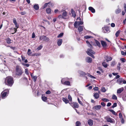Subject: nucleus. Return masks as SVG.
Listing matches in <instances>:
<instances>
[{
  "label": "nucleus",
  "mask_w": 126,
  "mask_h": 126,
  "mask_svg": "<svg viewBox=\"0 0 126 126\" xmlns=\"http://www.w3.org/2000/svg\"><path fill=\"white\" fill-rule=\"evenodd\" d=\"M24 72L22 68L19 65L16 66L15 74L16 76H20L22 75Z\"/></svg>",
  "instance_id": "f257e3e1"
},
{
  "label": "nucleus",
  "mask_w": 126,
  "mask_h": 126,
  "mask_svg": "<svg viewBox=\"0 0 126 126\" xmlns=\"http://www.w3.org/2000/svg\"><path fill=\"white\" fill-rule=\"evenodd\" d=\"M5 82L6 84L11 86L14 82L13 78L10 77H7L5 79Z\"/></svg>",
  "instance_id": "f03ea898"
},
{
  "label": "nucleus",
  "mask_w": 126,
  "mask_h": 126,
  "mask_svg": "<svg viewBox=\"0 0 126 126\" xmlns=\"http://www.w3.org/2000/svg\"><path fill=\"white\" fill-rule=\"evenodd\" d=\"M9 93V90L6 89L3 91L1 93L0 96L2 99H4L6 96V95Z\"/></svg>",
  "instance_id": "7ed1b4c3"
},
{
  "label": "nucleus",
  "mask_w": 126,
  "mask_h": 126,
  "mask_svg": "<svg viewBox=\"0 0 126 126\" xmlns=\"http://www.w3.org/2000/svg\"><path fill=\"white\" fill-rule=\"evenodd\" d=\"M39 39L41 41L42 40L46 42L49 40V39L48 37L44 35L40 36L39 37Z\"/></svg>",
  "instance_id": "20e7f679"
},
{
  "label": "nucleus",
  "mask_w": 126,
  "mask_h": 126,
  "mask_svg": "<svg viewBox=\"0 0 126 126\" xmlns=\"http://www.w3.org/2000/svg\"><path fill=\"white\" fill-rule=\"evenodd\" d=\"M83 23V21H76L75 22L74 26L75 27L77 28L78 26H79V25H82Z\"/></svg>",
  "instance_id": "39448f33"
},
{
  "label": "nucleus",
  "mask_w": 126,
  "mask_h": 126,
  "mask_svg": "<svg viewBox=\"0 0 126 126\" xmlns=\"http://www.w3.org/2000/svg\"><path fill=\"white\" fill-rule=\"evenodd\" d=\"M67 13L66 11H64L63 13L62 16L64 19H68L69 18V17L67 16Z\"/></svg>",
  "instance_id": "423d86ee"
},
{
  "label": "nucleus",
  "mask_w": 126,
  "mask_h": 126,
  "mask_svg": "<svg viewBox=\"0 0 126 126\" xmlns=\"http://www.w3.org/2000/svg\"><path fill=\"white\" fill-rule=\"evenodd\" d=\"M70 105L73 108H78L79 107L78 104L76 102L71 103Z\"/></svg>",
  "instance_id": "0eeeda50"
},
{
  "label": "nucleus",
  "mask_w": 126,
  "mask_h": 126,
  "mask_svg": "<svg viewBox=\"0 0 126 126\" xmlns=\"http://www.w3.org/2000/svg\"><path fill=\"white\" fill-rule=\"evenodd\" d=\"M86 53L88 54V53H89L94 54L95 52L91 48H89L86 51Z\"/></svg>",
  "instance_id": "6e6552de"
},
{
  "label": "nucleus",
  "mask_w": 126,
  "mask_h": 126,
  "mask_svg": "<svg viewBox=\"0 0 126 126\" xmlns=\"http://www.w3.org/2000/svg\"><path fill=\"white\" fill-rule=\"evenodd\" d=\"M106 119L107 121L108 122L113 123L114 121V120L113 119L110 117H107Z\"/></svg>",
  "instance_id": "1a4fd4ad"
},
{
  "label": "nucleus",
  "mask_w": 126,
  "mask_h": 126,
  "mask_svg": "<svg viewBox=\"0 0 126 126\" xmlns=\"http://www.w3.org/2000/svg\"><path fill=\"white\" fill-rule=\"evenodd\" d=\"M105 58L106 59L107 62H108L109 61H111L112 60V58L108 56H106L105 57Z\"/></svg>",
  "instance_id": "9d476101"
},
{
  "label": "nucleus",
  "mask_w": 126,
  "mask_h": 126,
  "mask_svg": "<svg viewBox=\"0 0 126 126\" xmlns=\"http://www.w3.org/2000/svg\"><path fill=\"white\" fill-rule=\"evenodd\" d=\"M101 108V106L100 105L95 106L93 107V109H95L96 110H99Z\"/></svg>",
  "instance_id": "9b49d317"
},
{
  "label": "nucleus",
  "mask_w": 126,
  "mask_h": 126,
  "mask_svg": "<svg viewBox=\"0 0 126 126\" xmlns=\"http://www.w3.org/2000/svg\"><path fill=\"white\" fill-rule=\"evenodd\" d=\"M92 59L89 57H88L86 58V62L89 63H91L92 61Z\"/></svg>",
  "instance_id": "f8f14e48"
},
{
  "label": "nucleus",
  "mask_w": 126,
  "mask_h": 126,
  "mask_svg": "<svg viewBox=\"0 0 126 126\" xmlns=\"http://www.w3.org/2000/svg\"><path fill=\"white\" fill-rule=\"evenodd\" d=\"M103 30H105L106 31H104V33H108L110 32V31L109 30V28L108 27H104L103 28Z\"/></svg>",
  "instance_id": "ddd939ff"
},
{
  "label": "nucleus",
  "mask_w": 126,
  "mask_h": 126,
  "mask_svg": "<svg viewBox=\"0 0 126 126\" xmlns=\"http://www.w3.org/2000/svg\"><path fill=\"white\" fill-rule=\"evenodd\" d=\"M124 90V88L123 87H122L118 89L117 91V94L121 93Z\"/></svg>",
  "instance_id": "4468645a"
},
{
  "label": "nucleus",
  "mask_w": 126,
  "mask_h": 126,
  "mask_svg": "<svg viewBox=\"0 0 126 126\" xmlns=\"http://www.w3.org/2000/svg\"><path fill=\"white\" fill-rule=\"evenodd\" d=\"M88 124L90 126H92L93 124V120L89 119L88 121Z\"/></svg>",
  "instance_id": "2eb2a0df"
},
{
  "label": "nucleus",
  "mask_w": 126,
  "mask_h": 126,
  "mask_svg": "<svg viewBox=\"0 0 126 126\" xmlns=\"http://www.w3.org/2000/svg\"><path fill=\"white\" fill-rule=\"evenodd\" d=\"M63 42L62 39H60L58 40L57 42L58 45L59 46H60L61 45Z\"/></svg>",
  "instance_id": "dca6fc26"
},
{
  "label": "nucleus",
  "mask_w": 126,
  "mask_h": 126,
  "mask_svg": "<svg viewBox=\"0 0 126 126\" xmlns=\"http://www.w3.org/2000/svg\"><path fill=\"white\" fill-rule=\"evenodd\" d=\"M89 9L93 13H94L95 12V9L92 7H89Z\"/></svg>",
  "instance_id": "f3484780"
},
{
  "label": "nucleus",
  "mask_w": 126,
  "mask_h": 126,
  "mask_svg": "<svg viewBox=\"0 0 126 126\" xmlns=\"http://www.w3.org/2000/svg\"><path fill=\"white\" fill-rule=\"evenodd\" d=\"M117 82L119 84H122L123 79L120 78L117 80Z\"/></svg>",
  "instance_id": "a211bd4d"
},
{
  "label": "nucleus",
  "mask_w": 126,
  "mask_h": 126,
  "mask_svg": "<svg viewBox=\"0 0 126 126\" xmlns=\"http://www.w3.org/2000/svg\"><path fill=\"white\" fill-rule=\"evenodd\" d=\"M78 30L79 32H81L83 30V27L82 26H79Z\"/></svg>",
  "instance_id": "6ab92c4d"
},
{
  "label": "nucleus",
  "mask_w": 126,
  "mask_h": 126,
  "mask_svg": "<svg viewBox=\"0 0 126 126\" xmlns=\"http://www.w3.org/2000/svg\"><path fill=\"white\" fill-rule=\"evenodd\" d=\"M101 43L102 46L103 47H105L107 46V44L104 41H101Z\"/></svg>",
  "instance_id": "aec40b11"
},
{
  "label": "nucleus",
  "mask_w": 126,
  "mask_h": 126,
  "mask_svg": "<svg viewBox=\"0 0 126 126\" xmlns=\"http://www.w3.org/2000/svg\"><path fill=\"white\" fill-rule=\"evenodd\" d=\"M94 96L96 99H97L99 98V94L98 93H95L94 94Z\"/></svg>",
  "instance_id": "412c9836"
},
{
  "label": "nucleus",
  "mask_w": 126,
  "mask_h": 126,
  "mask_svg": "<svg viewBox=\"0 0 126 126\" xmlns=\"http://www.w3.org/2000/svg\"><path fill=\"white\" fill-rule=\"evenodd\" d=\"M95 42L97 45V46L98 47H100L101 46L100 44V43L97 40H95Z\"/></svg>",
  "instance_id": "4be33fe9"
},
{
  "label": "nucleus",
  "mask_w": 126,
  "mask_h": 126,
  "mask_svg": "<svg viewBox=\"0 0 126 126\" xmlns=\"http://www.w3.org/2000/svg\"><path fill=\"white\" fill-rule=\"evenodd\" d=\"M13 41L10 38H8L6 39V42L7 43L10 44Z\"/></svg>",
  "instance_id": "5701e85b"
},
{
  "label": "nucleus",
  "mask_w": 126,
  "mask_h": 126,
  "mask_svg": "<svg viewBox=\"0 0 126 126\" xmlns=\"http://www.w3.org/2000/svg\"><path fill=\"white\" fill-rule=\"evenodd\" d=\"M102 64L103 66L105 68H107L108 66V65L107 63L105 62H103L102 63Z\"/></svg>",
  "instance_id": "b1692460"
},
{
  "label": "nucleus",
  "mask_w": 126,
  "mask_h": 126,
  "mask_svg": "<svg viewBox=\"0 0 126 126\" xmlns=\"http://www.w3.org/2000/svg\"><path fill=\"white\" fill-rule=\"evenodd\" d=\"M109 111L111 112L113 114L115 115H117V113L113 110H109Z\"/></svg>",
  "instance_id": "393cba45"
},
{
  "label": "nucleus",
  "mask_w": 126,
  "mask_h": 126,
  "mask_svg": "<svg viewBox=\"0 0 126 126\" xmlns=\"http://www.w3.org/2000/svg\"><path fill=\"white\" fill-rule=\"evenodd\" d=\"M121 10L119 9V8L116 9L115 11V13L117 14H118L119 13L121 12Z\"/></svg>",
  "instance_id": "a878e982"
},
{
  "label": "nucleus",
  "mask_w": 126,
  "mask_h": 126,
  "mask_svg": "<svg viewBox=\"0 0 126 126\" xmlns=\"http://www.w3.org/2000/svg\"><path fill=\"white\" fill-rule=\"evenodd\" d=\"M71 13L72 14V16L74 17L76 16V14L75 11L73 10V9H71Z\"/></svg>",
  "instance_id": "bb28decb"
},
{
  "label": "nucleus",
  "mask_w": 126,
  "mask_h": 126,
  "mask_svg": "<svg viewBox=\"0 0 126 126\" xmlns=\"http://www.w3.org/2000/svg\"><path fill=\"white\" fill-rule=\"evenodd\" d=\"M63 101H64L66 104L68 103L69 102L68 100L65 98H63Z\"/></svg>",
  "instance_id": "cd10ccee"
},
{
  "label": "nucleus",
  "mask_w": 126,
  "mask_h": 126,
  "mask_svg": "<svg viewBox=\"0 0 126 126\" xmlns=\"http://www.w3.org/2000/svg\"><path fill=\"white\" fill-rule=\"evenodd\" d=\"M63 84L65 85H69L70 84V82L69 81H65Z\"/></svg>",
  "instance_id": "c85d7f7f"
},
{
  "label": "nucleus",
  "mask_w": 126,
  "mask_h": 126,
  "mask_svg": "<svg viewBox=\"0 0 126 126\" xmlns=\"http://www.w3.org/2000/svg\"><path fill=\"white\" fill-rule=\"evenodd\" d=\"M34 8L36 10H38L39 8L38 5V4L34 5Z\"/></svg>",
  "instance_id": "c756f323"
},
{
  "label": "nucleus",
  "mask_w": 126,
  "mask_h": 126,
  "mask_svg": "<svg viewBox=\"0 0 126 126\" xmlns=\"http://www.w3.org/2000/svg\"><path fill=\"white\" fill-rule=\"evenodd\" d=\"M120 32V30H118L115 33V35L116 37H117L118 36Z\"/></svg>",
  "instance_id": "7c9ffc66"
},
{
  "label": "nucleus",
  "mask_w": 126,
  "mask_h": 126,
  "mask_svg": "<svg viewBox=\"0 0 126 126\" xmlns=\"http://www.w3.org/2000/svg\"><path fill=\"white\" fill-rule=\"evenodd\" d=\"M76 126H80L81 125V123L79 121H77L76 123Z\"/></svg>",
  "instance_id": "2f4dec72"
},
{
  "label": "nucleus",
  "mask_w": 126,
  "mask_h": 126,
  "mask_svg": "<svg viewBox=\"0 0 126 126\" xmlns=\"http://www.w3.org/2000/svg\"><path fill=\"white\" fill-rule=\"evenodd\" d=\"M47 13L48 14H49L50 13L51 10L50 8H47L46 10Z\"/></svg>",
  "instance_id": "473e14b6"
},
{
  "label": "nucleus",
  "mask_w": 126,
  "mask_h": 126,
  "mask_svg": "<svg viewBox=\"0 0 126 126\" xmlns=\"http://www.w3.org/2000/svg\"><path fill=\"white\" fill-rule=\"evenodd\" d=\"M42 99L44 101H46L47 100V98L45 96H43L42 97Z\"/></svg>",
  "instance_id": "72a5a7b5"
},
{
  "label": "nucleus",
  "mask_w": 126,
  "mask_h": 126,
  "mask_svg": "<svg viewBox=\"0 0 126 126\" xmlns=\"http://www.w3.org/2000/svg\"><path fill=\"white\" fill-rule=\"evenodd\" d=\"M79 74H80V75L82 76L84 75L85 74V72L82 71H80L79 72Z\"/></svg>",
  "instance_id": "f704fd0d"
},
{
  "label": "nucleus",
  "mask_w": 126,
  "mask_h": 126,
  "mask_svg": "<svg viewBox=\"0 0 126 126\" xmlns=\"http://www.w3.org/2000/svg\"><path fill=\"white\" fill-rule=\"evenodd\" d=\"M49 4V3H46L42 7V8L43 9L47 7L48 5Z\"/></svg>",
  "instance_id": "c9c22d12"
},
{
  "label": "nucleus",
  "mask_w": 126,
  "mask_h": 126,
  "mask_svg": "<svg viewBox=\"0 0 126 126\" xmlns=\"http://www.w3.org/2000/svg\"><path fill=\"white\" fill-rule=\"evenodd\" d=\"M92 37L90 36H84V38L86 39H88L91 38H92Z\"/></svg>",
  "instance_id": "e433bc0d"
},
{
  "label": "nucleus",
  "mask_w": 126,
  "mask_h": 126,
  "mask_svg": "<svg viewBox=\"0 0 126 126\" xmlns=\"http://www.w3.org/2000/svg\"><path fill=\"white\" fill-rule=\"evenodd\" d=\"M37 78V77L36 76H33V78H32L33 79V81H34V82H36V79Z\"/></svg>",
  "instance_id": "4c0bfd02"
},
{
  "label": "nucleus",
  "mask_w": 126,
  "mask_h": 126,
  "mask_svg": "<svg viewBox=\"0 0 126 126\" xmlns=\"http://www.w3.org/2000/svg\"><path fill=\"white\" fill-rule=\"evenodd\" d=\"M22 64L23 65L26 66L27 67H29L30 66V64H28L25 63H22Z\"/></svg>",
  "instance_id": "58836bf2"
},
{
  "label": "nucleus",
  "mask_w": 126,
  "mask_h": 126,
  "mask_svg": "<svg viewBox=\"0 0 126 126\" xmlns=\"http://www.w3.org/2000/svg\"><path fill=\"white\" fill-rule=\"evenodd\" d=\"M25 74L27 75H29V72L28 70L27 69H26L25 70Z\"/></svg>",
  "instance_id": "ea45409f"
},
{
  "label": "nucleus",
  "mask_w": 126,
  "mask_h": 126,
  "mask_svg": "<svg viewBox=\"0 0 126 126\" xmlns=\"http://www.w3.org/2000/svg\"><path fill=\"white\" fill-rule=\"evenodd\" d=\"M88 76L89 77H90V78H92V79H95V78L93 76H92V75H91L90 74H88Z\"/></svg>",
  "instance_id": "a19ab883"
},
{
  "label": "nucleus",
  "mask_w": 126,
  "mask_h": 126,
  "mask_svg": "<svg viewBox=\"0 0 126 126\" xmlns=\"http://www.w3.org/2000/svg\"><path fill=\"white\" fill-rule=\"evenodd\" d=\"M116 63L114 61L112 62L111 65V66H114Z\"/></svg>",
  "instance_id": "79ce46f5"
},
{
  "label": "nucleus",
  "mask_w": 126,
  "mask_h": 126,
  "mask_svg": "<svg viewBox=\"0 0 126 126\" xmlns=\"http://www.w3.org/2000/svg\"><path fill=\"white\" fill-rule=\"evenodd\" d=\"M102 100L104 102H108L109 101V99L106 98H102Z\"/></svg>",
  "instance_id": "37998d69"
},
{
  "label": "nucleus",
  "mask_w": 126,
  "mask_h": 126,
  "mask_svg": "<svg viewBox=\"0 0 126 126\" xmlns=\"http://www.w3.org/2000/svg\"><path fill=\"white\" fill-rule=\"evenodd\" d=\"M32 52H31V50L29 49L28 50V52H27V54L28 55H30L32 54Z\"/></svg>",
  "instance_id": "c03bdc74"
},
{
  "label": "nucleus",
  "mask_w": 126,
  "mask_h": 126,
  "mask_svg": "<svg viewBox=\"0 0 126 126\" xmlns=\"http://www.w3.org/2000/svg\"><path fill=\"white\" fill-rule=\"evenodd\" d=\"M117 104L116 103H113V105L112 106V108H113L116 107Z\"/></svg>",
  "instance_id": "a18cd8bd"
},
{
  "label": "nucleus",
  "mask_w": 126,
  "mask_h": 126,
  "mask_svg": "<svg viewBox=\"0 0 126 126\" xmlns=\"http://www.w3.org/2000/svg\"><path fill=\"white\" fill-rule=\"evenodd\" d=\"M121 64L120 63H118V64L117 65V67H118V70H120V66Z\"/></svg>",
  "instance_id": "49530a36"
},
{
  "label": "nucleus",
  "mask_w": 126,
  "mask_h": 126,
  "mask_svg": "<svg viewBox=\"0 0 126 126\" xmlns=\"http://www.w3.org/2000/svg\"><path fill=\"white\" fill-rule=\"evenodd\" d=\"M112 98L113 99L116 100L117 98L116 96L114 94H113L112 96Z\"/></svg>",
  "instance_id": "de8ad7c7"
},
{
  "label": "nucleus",
  "mask_w": 126,
  "mask_h": 126,
  "mask_svg": "<svg viewBox=\"0 0 126 126\" xmlns=\"http://www.w3.org/2000/svg\"><path fill=\"white\" fill-rule=\"evenodd\" d=\"M78 100L79 103L80 104H81V105H82V106H83V104L82 103V102H81V101H80V99H79V98H78Z\"/></svg>",
  "instance_id": "09e8293b"
},
{
  "label": "nucleus",
  "mask_w": 126,
  "mask_h": 126,
  "mask_svg": "<svg viewBox=\"0 0 126 126\" xmlns=\"http://www.w3.org/2000/svg\"><path fill=\"white\" fill-rule=\"evenodd\" d=\"M63 35V33H62L59 34L57 36V37L60 38Z\"/></svg>",
  "instance_id": "8fccbe9b"
},
{
  "label": "nucleus",
  "mask_w": 126,
  "mask_h": 126,
  "mask_svg": "<svg viewBox=\"0 0 126 126\" xmlns=\"http://www.w3.org/2000/svg\"><path fill=\"white\" fill-rule=\"evenodd\" d=\"M101 91L103 92H105L106 91V90L104 87H103L101 89Z\"/></svg>",
  "instance_id": "3c124183"
},
{
  "label": "nucleus",
  "mask_w": 126,
  "mask_h": 126,
  "mask_svg": "<svg viewBox=\"0 0 126 126\" xmlns=\"http://www.w3.org/2000/svg\"><path fill=\"white\" fill-rule=\"evenodd\" d=\"M58 18L59 19L61 18H63H63L62 15H59L58 16Z\"/></svg>",
  "instance_id": "603ef678"
},
{
  "label": "nucleus",
  "mask_w": 126,
  "mask_h": 126,
  "mask_svg": "<svg viewBox=\"0 0 126 126\" xmlns=\"http://www.w3.org/2000/svg\"><path fill=\"white\" fill-rule=\"evenodd\" d=\"M68 99L70 101H72V98L71 96L69 94L68 95Z\"/></svg>",
  "instance_id": "864d4df0"
},
{
  "label": "nucleus",
  "mask_w": 126,
  "mask_h": 126,
  "mask_svg": "<svg viewBox=\"0 0 126 126\" xmlns=\"http://www.w3.org/2000/svg\"><path fill=\"white\" fill-rule=\"evenodd\" d=\"M88 53V55H89V56H91L93 58H94V55H93V54H90L89 53Z\"/></svg>",
  "instance_id": "5fc2aeb1"
},
{
  "label": "nucleus",
  "mask_w": 126,
  "mask_h": 126,
  "mask_svg": "<svg viewBox=\"0 0 126 126\" xmlns=\"http://www.w3.org/2000/svg\"><path fill=\"white\" fill-rule=\"evenodd\" d=\"M119 118H120V119H122L123 118L122 116V115L121 113H119Z\"/></svg>",
  "instance_id": "6e6d98bb"
},
{
  "label": "nucleus",
  "mask_w": 126,
  "mask_h": 126,
  "mask_svg": "<svg viewBox=\"0 0 126 126\" xmlns=\"http://www.w3.org/2000/svg\"><path fill=\"white\" fill-rule=\"evenodd\" d=\"M13 22L15 24H17V23L16 19L15 18H14L13 19Z\"/></svg>",
  "instance_id": "4d7b16f0"
},
{
  "label": "nucleus",
  "mask_w": 126,
  "mask_h": 126,
  "mask_svg": "<svg viewBox=\"0 0 126 126\" xmlns=\"http://www.w3.org/2000/svg\"><path fill=\"white\" fill-rule=\"evenodd\" d=\"M43 47V46H42L41 45L39 47H38L37 48V49H38V50H40Z\"/></svg>",
  "instance_id": "13d9d810"
},
{
  "label": "nucleus",
  "mask_w": 126,
  "mask_h": 126,
  "mask_svg": "<svg viewBox=\"0 0 126 126\" xmlns=\"http://www.w3.org/2000/svg\"><path fill=\"white\" fill-rule=\"evenodd\" d=\"M51 93V92L49 90H48L46 93L47 94H50Z\"/></svg>",
  "instance_id": "bf43d9fd"
},
{
  "label": "nucleus",
  "mask_w": 126,
  "mask_h": 126,
  "mask_svg": "<svg viewBox=\"0 0 126 126\" xmlns=\"http://www.w3.org/2000/svg\"><path fill=\"white\" fill-rule=\"evenodd\" d=\"M88 47H89L91 48H93V47H92V46L91 45V44L90 43L89 44H88Z\"/></svg>",
  "instance_id": "052dcab7"
},
{
  "label": "nucleus",
  "mask_w": 126,
  "mask_h": 126,
  "mask_svg": "<svg viewBox=\"0 0 126 126\" xmlns=\"http://www.w3.org/2000/svg\"><path fill=\"white\" fill-rule=\"evenodd\" d=\"M120 60L122 62H124L125 61V59L124 58H121L120 59Z\"/></svg>",
  "instance_id": "680f3d73"
},
{
  "label": "nucleus",
  "mask_w": 126,
  "mask_h": 126,
  "mask_svg": "<svg viewBox=\"0 0 126 126\" xmlns=\"http://www.w3.org/2000/svg\"><path fill=\"white\" fill-rule=\"evenodd\" d=\"M121 120V122L122 124H124L125 122V121L123 118L120 119Z\"/></svg>",
  "instance_id": "e2e57ef3"
},
{
  "label": "nucleus",
  "mask_w": 126,
  "mask_h": 126,
  "mask_svg": "<svg viewBox=\"0 0 126 126\" xmlns=\"http://www.w3.org/2000/svg\"><path fill=\"white\" fill-rule=\"evenodd\" d=\"M101 104L103 107H104L105 105V103L104 102H101Z\"/></svg>",
  "instance_id": "0e129e2a"
},
{
  "label": "nucleus",
  "mask_w": 126,
  "mask_h": 126,
  "mask_svg": "<svg viewBox=\"0 0 126 126\" xmlns=\"http://www.w3.org/2000/svg\"><path fill=\"white\" fill-rule=\"evenodd\" d=\"M111 26L112 27H114L115 26V24L113 23H112L111 25Z\"/></svg>",
  "instance_id": "69168bd1"
},
{
  "label": "nucleus",
  "mask_w": 126,
  "mask_h": 126,
  "mask_svg": "<svg viewBox=\"0 0 126 126\" xmlns=\"http://www.w3.org/2000/svg\"><path fill=\"white\" fill-rule=\"evenodd\" d=\"M111 104L109 102L107 105V107H109L111 105Z\"/></svg>",
  "instance_id": "338daca9"
},
{
  "label": "nucleus",
  "mask_w": 126,
  "mask_h": 126,
  "mask_svg": "<svg viewBox=\"0 0 126 126\" xmlns=\"http://www.w3.org/2000/svg\"><path fill=\"white\" fill-rule=\"evenodd\" d=\"M124 7L125 11L126 13V4H124Z\"/></svg>",
  "instance_id": "774afa93"
}]
</instances>
